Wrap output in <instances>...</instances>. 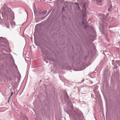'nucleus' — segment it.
Listing matches in <instances>:
<instances>
[{
  "mask_svg": "<svg viewBox=\"0 0 120 120\" xmlns=\"http://www.w3.org/2000/svg\"><path fill=\"white\" fill-rule=\"evenodd\" d=\"M104 0H96L97 4L99 5H101L103 3Z\"/></svg>",
  "mask_w": 120,
  "mask_h": 120,
  "instance_id": "1",
  "label": "nucleus"
},
{
  "mask_svg": "<svg viewBox=\"0 0 120 120\" xmlns=\"http://www.w3.org/2000/svg\"><path fill=\"white\" fill-rule=\"evenodd\" d=\"M76 6V9H79L80 8V7L79 6L78 4L77 3H75V7Z\"/></svg>",
  "mask_w": 120,
  "mask_h": 120,
  "instance_id": "2",
  "label": "nucleus"
},
{
  "mask_svg": "<svg viewBox=\"0 0 120 120\" xmlns=\"http://www.w3.org/2000/svg\"><path fill=\"white\" fill-rule=\"evenodd\" d=\"M82 11L84 12L85 13L87 11V9L86 8H84V7H83L82 9Z\"/></svg>",
  "mask_w": 120,
  "mask_h": 120,
  "instance_id": "3",
  "label": "nucleus"
},
{
  "mask_svg": "<svg viewBox=\"0 0 120 120\" xmlns=\"http://www.w3.org/2000/svg\"><path fill=\"white\" fill-rule=\"evenodd\" d=\"M86 21V20H84V19H83L82 20V24H84L85 23V22H85Z\"/></svg>",
  "mask_w": 120,
  "mask_h": 120,
  "instance_id": "4",
  "label": "nucleus"
},
{
  "mask_svg": "<svg viewBox=\"0 0 120 120\" xmlns=\"http://www.w3.org/2000/svg\"><path fill=\"white\" fill-rule=\"evenodd\" d=\"M47 11H46V10L44 11L43 12V13L44 14H45L46 13Z\"/></svg>",
  "mask_w": 120,
  "mask_h": 120,
  "instance_id": "5",
  "label": "nucleus"
},
{
  "mask_svg": "<svg viewBox=\"0 0 120 120\" xmlns=\"http://www.w3.org/2000/svg\"><path fill=\"white\" fill-rule=\"evenodd\" d=\"M62 9H63V11L65 10V9H64V7H63V8Z\"/></svg>",
  "mask_w": 120,
  "mask_h": 120,
  "instance_id": "6",
  "label": "nucleus"
},
{
  "mask_svg": "<svg viewBox=\"0 0 120 120\" xmlns=\"http://www.w3.org/2000/svg\"><path fill=\"white\" fill-rule=\"evenodd\" d=\"M13 94V92H12L11 94V96Z\"/></svg>",
  "mask_w": 120,
  "mask_h": 120,
  "instance_id": "7",
  "label": "nucleus"
},
{
  "mask_svg": "<svg viewBox=\"0 0 120 120\" xmlns=\"http://www.w3.org/2000/svg\"><path fill=\"white\" fill-rule=\"evenodd\" d=\"M110 8H109V9H108V11H110Z\"/></svg>",
  "mask_w": 120,
  "mask_h": 120,
  "instance_id": "8",
  "label": "nucleus"
},
{
  "mask_svg": "<svg viewBox=\"0 0 120 120\" xmlns=\"http://www.w3.org/2000/svg\"><path fill=\"white\" fill-rule=\"evenodd\" d=\"M41 50H42V49H41Z\"/></svg>",
  "mask_w": 120,
  "mask_h": 120,
  "instance_id": "9",
  "label": "nucleus"
}]
</instances>
